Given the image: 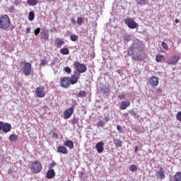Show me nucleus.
Here are the masks:
<instances>
[{
    "instance_id": "nucleus-34",
    "label": "nucleus",
    "mask_w": 181,
    "mask_h": 181,
    "mask_svg": "<svg viewBox=\"0 0 181 181\" xmlns=\"http://www.w3.org/2000/svg\"><path fill=\"white\" fill-rule=\"evenodd\" d=\"M101 90L104 94H108V93H110V89H108V88H107V86H103L101 88Z\"/></svg>"
},
{
    "instance_id": "nucleus-32",
    "label": "nucleus",
    "mask_w": 181,
    "mask_h": 181,
    "mask_svg": "<svg viewBox=\"0 0 181 181\" xmlns=\"http://www.w3.org/2000/svg\"><path fill=\"white\" fill-rule=\"evenodd\" d=\"M147 2L148 0H139V1L137 2V5H140V6H144L146 5Z\"/></svg>"
},
{
    "instance_id": "nucleus-58",
    "label": "nucleus",
    "mask_w": 181,
    "mask_h": 181,
    "mask_svg": "<svg viewBox=\"0 0 181 181\" xmlns=\"http://www.w3.org/2000/svg\"><path fill=\"white\" fill-rule=\"evenodd\" d=\"M124 117H128V113L123 114Z\"/></svg>"
},
{
    "instance_id": "nucleus-56",
    "label": "nucleus",
    "mask_w": 181,
    "mask_h": 181,
    "mask_svg": "<svg viewBox=\"0 0 181 181\" xmlns=\"http://www.w3.org/2000/svg\"><path fill=\"white\" fill-rule=\"evenodd\" d=\"M162 46H168V45L166 44V43H165V42H162Z\"/></svg>"
},
{
    "instance_id": "nucleus-31",
    "label": "nucleus",
    "mask_w": 181,
    "mask_h": 181,
    "mask_svg": "<svg viewBox=\"0 0 181 181\" xmlns=\"http://www.w3.org/2000/svg\"><path fill=\"white\" fill-rule=\"evenodd\" d=\"M163 60H165V57H163V55H158L156 57V61L158 63H160V62H163Z\"/></svg>"
},
{
    "instance_id": "nucleus-10",
    "label": "nucleus",
    "mask_w": 181,
    "mask_h": 181,
    "mask_svg": "<svg viewBox=\"0 0 181 181\" xmlns=\"http://www.w3.org/2000/svg\"><path fill=\"white\" fill-rule=\"evenodd\" d=\"M43 87H38L35 90V94L38 98H43L46 95Z\"/></svg>"
},
{
    "instance_id": "nucleus-27",
    "label": "nucleus",
    "mask_w": 181,
    "mask_h": 181,
    "mask_svg": "<svg viewBox=\"0 0 181 181\" xmlns=\"http://www.w3.org/2000/svg\"><path fill=\"white\" fill-rule=\"evenodd\" d=\"M35 20V12L30 11L28 14V21H30L31 22Z\"/></svg>"
},
{
    "instance_id": "nucleus-30",
    "label": "nucleus",
    "mask_w": 181,
    "mask_h": 181,
    "mask_svg": "<svg viewBox=\"0 0 181 181\" xmlns=\"http://www.w3.org/2000/svg\"><path fill=\"white\" fill-rule=\"evenodd\" d=\"M86 90H81L76 95L77 97H79V98H84V97H86Z\"/></svg>"
},
{
    "instance_id": "nucleus-28",
    "label": "nucleus",
    "mask_w": 181,
    "mask_h": 181,
    "mask_svg": "<svg viewBox=\"0 0 181 181\" xmlns=\"http://www.w3.org/2000/svg\"><path fill=\"white\" fill-rule=\"evenodd\" d=\"M55 43L56 45H57V46H63V45H64V41H63V40H62L61 38H57L55 40Z\"/></svg>"
},
{
    "instance_id": "nucleus-19",
    "label": "nucleus",
    "mask_w": 181,
    "mask_h": 181,
    "mask_svg": "<svg viewBox=\"0 0 181 181\" xmlns=\"http://www.w3.org/2000/svg\"><path fill=\"white\" fill-rule=\"evenodd\" d=\"M131 105V102L129 101H122L119 105L120 110H127L128 107Z\"/></svg>"
},
{
    "instance_id": "nucleus-39",
    "label": "nucleus",
    "mask_w": 181,
    "mask_h": 181,
    "mask_svg": "<svg viewBox=\"0 0 181 181\" xmlns=\"http://www.w3.org/2000/svg\"><path fill=\"white\" fill-rule=\"evenodd\" d=\"M64 70L67 73V74H70V73H71V69L70 67L65 66Z\"/></svg>"
},
{
    "instance_id": "nucleus-43",
    "label": "nucleus",
    "mask_w": 181,
    "mask_h": 181,
    "mask_svg": "<svg viewBox=\"0 0 181 181\" xmlns=\"http://www.w3.org/2000/svg\"><path fill=\"white\" fill-rule=\"evenodd\" d=\"M119 98L120 100H125V93H122L119 95Z\"/></svg>"
},
{
    "instance_id": "nucleus-5",
    "label": "nucleus",
    "mask_w": 181,
    "mask_h": 181,
    "mask_svg": "<svg viewBox=\"0 0 181 181\" xmlns=\"http://www.w3.org/2000/svg\"><path fill=\"white\" fill-rule=\"evenodd\" d=\"M124 23L129 28V29H136V28H138V23L134 21L132 18H126L124 20Z\"/></svg>"
},
{
    "instance_id": "nucleus-3",
    "label": "nucleus",
    "mask_w": 181,
    "mask_h": 181,
    "mask_svg": "<svg viewBox=\"0 0 181 181\" xmlns=\"http://www.w3.org/2000/svg\"><path fill=\"white\" fill-rule=\"evenodd\" d=\"M74 66L76 70L74 71V74H76V76H80L81 73H86V71H87V66H86L84 64L75 62Z\"/></svg>"
},
{
    "instance_id": "nucleus-1",
    "label": "nucleus",
    "mask_w": 181,
    "mask_h": 181,
    "mask_svg": "<svg viewBox=\"0 0 181 181\" xmlns=\"http://www.w3.org/2000/svg\"><path fill=\"white\" fill-rule=\"evenodd\" d=\"M128 54L132 58L134 62H142L144 59H146V54L144 50V47L139 46H132L129 48Z\"/></svg>"
},
{
    "instance_id": "nucleus-35",
    "label": "nucleus",
    "mask_w": 181,
    "mask_h": 181,
    "mask_svg": "<svg viewBox=\"0 0 181 181\" xmlns=\"http://www.w3.org/2000/svg\"><path fill=\"white\" fill-rule=\"evenodd\" d=\"M76 22L79 26H81L83 22H84V18L83 17H78L76 20Z\"/></svg>"
},
{
    "instance_id": "nucleus-37",
    "label": "nucleus",
    "mask_w": 181,
    "mask_h": 181,
    "mask_svg": "<svg viewBox=\"0 0 181 181\" xmlns=\"http://www.w3.org/2000/svg\"><path fill=\"white\" fill-rule=\"evenodd\" d=\"M131 172H135L138 170V168L135 165H132L129 168Z\"/></svg>"
},
{
    "instance_id": "nucleus-6",
    "label": "nucleus",
    "mask_w": 181,
    "mask_h": 181,
    "mask_svg": "<svg viewBox=\"0 0 181 181\" xmlns=\"http://www.w3.org/2000/svg\"><path fill=\"white\" fill-rule=\"evenodd\" d=\"M22 70L24 76H30V73L32 72V64L26 62L23 66Z\"/></svg>"
},
{
    "instance_id": "nucleus-9",
    "label": "nucleus",
    "mask_w": 181,
    "mask_h": 181,
    "mask_svg": "<svg viewBox=\"0 0 181 181\" xmlns=\"http://www.w3.org/2000/svg\"><path fill=\"white\" fill-rule=\"evenodd\" d=\"M70 78L69 77H64L60 81V86L62 88H67L69 86H70Z\"/></svg>"
},
{
    "instance_id": "nucleus-21",
    "label": "nucleus",
    "mask_w": 181,
    "mask_h": 181,
    "mask_svg": "<svg viewBox=\"0 0 181 181\" xmlns=\"http://www.w3.org/2000/svg\"><path fill=\"white\" fill-rule=\"evenodd\" d=\"M113 143L117 148H121V146H122V141L120 139H114Z\"/></svg>"
},
{
    "instance_id": "nucleus-26",
    "label": "nucleus",
    "mask_w": 181,
    "mask_h": 181,
    "mask_svg": "<svg viewBox=\"0 0 181 181\" xmlns=\"http://www.w3.org/2000/svg\"><path fill=\"white\" fill-rule=\"evenodd\" d=\"M60 53H62V54H64V55H67L69 54V53H70V51H69L68 48L64 47L60 49Z\"/></svg>"
},
{
    "instance_id": "nucleus-52",
    "label": "nucleus",
    "mask_w": 181,
    "mask_h": 181,
    "mask_svg": "<svg viewBox=\"0 0 181 181\" xmlns=\"http://www.w3.org/2000/svg\"><path fill=\"white\" fill-rule=\"evenodd\" d=\"M156 91L159 94V93H162V89L160 88H157Z\"/></svg>"
},
{
    "instance_id": "nucleus-53",
    "label": "nucleus",
    "mask_w": 181,
    "mask_h": 181,
    "mask_svg": "<svg viewBox=\"0 0 181 181\" xmlns=\"http://www.w3.org/2000/svg\"><path fill=\"white\" fill-rule=\"evenodd\" d=\"M53 137L54 138H59V134H57V133H54L53 134Z\"/></svg>"
},
{
    "instance_id": "nucleus-51",
    "label": "nucleus",
    "mask_w": 181,
    "mask_h": 181,
    "mask_svg": "<svg viewBox=\"0 0 181 181\" xmlns=\"http://www.w3.org/2000/svg\"><path fill=\"white\" fill-rule=\"evenodd\" d=\"M8 45V42L6 41H3V42L1 43V46H6Z\"/></svg>"
},
{
    "instance_id": "nucleus-18",
    "label": "nucleus",
    "mask_w": 181,
    "mask_h": 181,
    "mask_svg": "<svg viewBox=\"0 0 181 181\" xmlns=\"http://www.w3.org/2000/svg\"><path fill=\"white\" fill-rule=\"evenodd\" d=\"M64 146L69 148V149H74V143L71 140H66L64 142Z\"/></svg>"
},
{
    "instance_id": "nucleus-14",
    "label": "nucleus",
    "mask_w": 181,
    "mask_h": 181,
    "mask_svg": "<svg viewBox=\"0 0 181 181\" xmlns=\"http://www.w3.org/2000/svg\"><path fill=\"white\" fill-rule=\"evenodd\" d=\"M150 84L152 87H156L159 84V79L156 76H151L150 78Z\"/></svg>"
},
{
    "instance_id": "nucleus-29",
    "label": "nucleus",
    "mask_w": 181,
    "mask_h": 181,
    "mask_svg": "<svg viewBox=\"0 0 181 181\" xmlns=\"http://www.w3.org/2000/svg\"><path fill=\"white\" fill-rule=\"evenodd\" d=\"M168 49H169L168 46H163V47H160L158 48L159 52H160V53H166V50H168Z\"/></svg>"
},
{
    "instance_id": "nucleus-41",
    "label": "nucleus",
    "mask_w": 181,
    "mask_h": 181,
    "mask_svg": "<svg viewBox=\"0 0 181 181\" xmlns=\"http://www.w3.org/2000/svg\"><path fill=\"white\" fill-rule=\"evenodd\" d=\"M34 33H35V36H37V35H39V33H40V28H37L35 30Z\"/></svg>"
},
{
    "instance_id": "nucleus-55",
    "label": "nucleus",
    "mask_w": 181,
    "mask_h": 181,
    "mask_svg": "<svg viewBox=\"0 0 181 181\" xmlns=\"http://www.w3.org/2000/svg\"><path fill=\"white\" fill-rule=\"evenodd\" d=\"M134 152H135V153H138V146L135 147Z\"/></svg>"
},
{
    "instance_id": "nucleus-17",
    "label": "nucleus",
    "mask_w": 181,
    "mask_h": 181,
    "mask_svg": "<svg viewBox=\"0 0 181 181\" xmlns=\"http://www.w3.org/2000/svg\"><path fill=\"white\" fill-rule=\"evenodd\" d=\"M11 129H12V125L9 123H4L3 125V132L4 134H8V132H10Z\"/></svg>"
},
{
    "instance_id": "nucleus-13",
    "label": "nucleus",
    "mask_w": 181,
    "mask_h": 181,
    "mask_svg": "<svg viewBox=\"0 0 181 181\" xmlns=\"http://www.w3.org/2000/svg\"><path fill=\"white\" fill-rule=\"evenodd\" d=\"M95 149L97 150L98 153H103V151H104V143L100 141L96 144Z\"/></svg>"
},
{
    "instance_id": "nucleus-2",
    "label": "nucleus",
    "mask_w": 181,
    "mask_h": 181,
    "mask_svg": "<svg viewBox=\"0 0 181 181\" xmlns=\"http://www.w3.org/2000/svg\"><path fill=\"white\" fill-rule=\"evenodd\" d=\"M11 25V18L7 14L0 17V29L6 30Z\"/></svg>"
},
{
    "instance_id": "nucleus-22",
    "label": "nucleus",
    "mask_w": 181,
    "mask_h": 181,
    "mask_svg": "<svg viewBox=\"0 0 181 181\" xmlns=\"http://www.w3.org/2000/svg\"><path fill=\"white\" fill-rule=\"evenodd\" d=\"M97 127L98 128H104L105 127V122L103 119H99L97 122Z\"/></svg>"
},
{
    "instance_id": "nucleus-20",
    "label": "nucleus",
    "mask_w": 181,
    "mask_h": 181,
    "mask_svg": "<svg viewBox=\"0 0 181 181\" xmlns=\"http://www.w3.org/2000/svg\"><path fill=\"white\" fill-rule=\"evenodd\" d=\"M56 176V173L54 169H50L47 172V179H53Z\"/></svg>"
},
{
    "instance_id": "nucleus-59",
    "label": "nucleus",
    "mask_w": 181,
    "mask_h": 181,
    "mask_svg": "<svg viewBox=\"0 0 181 181\" xmlns=\"http://www.w3.org/2000/svg\"><path fill=\"white\" fill-rule=\"evenodd\" d=\"M175 23H177L179 22V20L178 19H175Z\"/></svg>"
},
{
    "instance_id": "nucleus-45",
    "label": "nucleus",
    "mask_w": 181,
    "mask_h": 181,
    "mask_svg": "<svg viewBox=\"0 0 181 181\" xmlns=\"http://www.w3.org/2000/svg\"><path fill=\"white\" fill-rule=\"evenodd\" d=\"M31 29H32V28H31L30 27L27 28L25 29V35H29V33H30Z\"/></svg>"
},
{
    "instance_id": "nucleus-38",
    "label": "nucleus",
    "mask_w": 181,
    "mask_h": 181,
    "mask_svg": "<svg viewBox=\"0 0 181 181\" xmlns=\"http://www.w3.org/2000/svg\"><path fill=\"white\" fill-rule=\"evenodd\" d=\"M70 39L72 42H76L77 40V39H78V37H77V35H71L70 36Z\"/></svg>"
},
{
    "instance_id": "nucleus-50",
    "label": "nucleus",
    "mask_w": 181,
    "mask_h": 181,
    "mask_svg": "<svg viewBox=\"0 0 181 181\" xmlns=\"http://www.w3.org/2000/svg\"><path fill=\"white\" fill-rule=\"evenodd\" d=\"M104 119H105V122L106 123V122H108V121H110V117H108V116H105V118H104Z\"/></svg>"
},
{
    "instance_id": "nucleus-49",
    "label": "nucleus",
    "mask_w": 181,
    "mask_h": 181,
    "mask_svg": "<svg viewBox=\"0 0 181 181\" xmlns=\"http://www.w3.org/2000/svg\"><path fill=\"white\" fill-rule=\"evenodd\" d=\"M4 122L0 121V132L4 129Z\"/></svg>"
},
{
    "instance_id": "nucleus-24",
    "label": "nucleus",
    "mask_w": 181,
    "mask_h": 181,
    "mask_svg": "<svg viewBox=\"0 0 181 181\" xmlns=\"http://www.w3.org/2000/svg\"><path fill=\"white\" fill-rule=\"evenodd\" d=\"M9 141H11V142H16V141H18V135L16 134L10 135Z\"/></svg>"
},
{
    "instance_id": "nucleus-47",
    "label": "nucleus",
    "mask_w": 181,
    "mask_h": 181,
    "mask_svg": "<svg viewBox=\"0 0 181 181\" xmlns=\"http://www.w3.org/2000/svg\"><path fill=\"white\" fill-rule=\"evenodd\" d=\"M177 119H178V121H181V112H179L177 114Z\"/></svg>"
},
{
    "instance_id": "nucleus-36",
    "label": "nucleus",
    "mask_w": 181,
    "mask_h": 181,
    "mask_svg": "<svg viewBox=\"0 0 181 181\" xmlns=\"http://www.w3.org/2000/svg\"><path fill=\"white\" fill-rule=\"evenodd\" d=\"M129 114H130V115L133 117V118H136V112H135L134 109L129 110Z\"/></svg>"
},
{
    "instance_id": "nucleus-8",
    "label": "nucleus",
    "mask_w": 181,
    "mask_h": 181,
    "mask_svg": "<svg viewBox=\"0 0 181 181\" xmlns=\"http://www.w3.org/2000/svg\"><path fill=\"white\" fill-rule=\"evenodd\" d=\"M180 60V57L179 55H173L169 58L168 60V64H171L172 66H175V64H177Z\"/></svg>"
},
{
    "instance_id": "nucleus-12",
    "label": "nucleus",
    "mask_w": 181,
    "mask_h": 181,
    "mask_svg": "<svg viewBox=\"0 0 181 181\" xmlns=\"http://www.w3.org/2000/svg\"><path fill=\"white\" fill-rule=\"evenodd\" d=\"M40 33L42 39L44 40H49V30L42 28Z\"/></svg>"
},
{
    "instance_id": "nucleus-15",
    "label": "nucleus",
    "mask_w": 181,
    "mask_h": 181,
    "mask_svg": "<svg viewBox=\"0 0 181 181\" xmlns=\"http://www.w3.org/2000/svg\"><path fill=\"white\" fill-rule=\"evenodd\" d=\"M57 152L59 153H62L63 155H67L69 153V151H67V148H66L64 146H58Z\"/></svg>"
},
{
    "instance_id": "nucleus-48",
    "label": "nucleus",
    "mask_w": 181,
    "mask_h": 181,
    "mask_svg": "<svg viewBox=\"0 0 181 181\" xmlns=\"http://www.w3.org/2000/svg\"><path fill=\"white\" fill-rule=\"evenodd\" d=\"M78 122V119L76 117H74L73 119H72V124H77Z\"/></svg>"
},
{
    "instance_id": "nucleus-40",
    "label": "nucleus",
    "mask_w": 181,
    "mask_h": 181,
    "mask_svg": "<svg viewBox=\"0 0 181 181\" xmlns=\"http://www.w3.org/2000/svg\"><path fill=\"white\" fill-rule=\"evenodd\" d=\"M8 12H10V13H13V12H15V7L13 6L9 7Z\"/></svg>"
},
{
    "instance_id": "nucleus-44",
    "label": "nucleus",
    "mask_w": 181,
    "mask_h": 181,
    "mask_svg": "<svg viewBox=\"0 0 181 181\" xmlns=\"http://www.w3.org/2000/svg\"><path fill=\"white\" fill-rule=\"evenodd\" d=\"M41 66H46V64H47V61L45 60V59H41Z\"/></svg>"
},
{
    "instance_id": "nucleus-54",
    "label": "nucleus",
    "mask_w": 181,
    "mask_h": 181,
    "mask_svg": "<svg viewBox=\"0 0 181 181\" xmlns=\"http://www.w3.org/2000/svg\"><path fill=\"white\" fill-rule=\"evenodd\" d=\"M71 21L72 25H76V20L71 19Z\"/></svg>"
},
{
    "instance_id": "nucleus-42",
    "label": "nucleus",
    "mask_w": 181,
    "mask_h": 181,
    "mask_svg": "<svg viewBox=\"0 0 181 181\" xmlns=\"http://www.w3.org/2000/svg\"><path fill=\"white\" fill-rule=\"evenodd\" d=\"M117 129L120 134H122V126L118 124L117 126Z\"/></svg>"
},
{
    "instance_id": "nucleus-16",
    "label": "nucleus",
    "mask_w": 181,
    "mask_h": 181,
    "mask_svg": "<svg viewBox=\"0 0 181 181\" xmlns=\"http://www.w3.org/2000/svg\"><path fill=\"white\" fill-rule=\"evenodd\" d=\"M78 76L79 75H77L76 74L72 75L71 78H69L70 84H71L72 86H74V84H76L77 81H78Z\"/></svg>"
},
{
    "instance_id": "nucleus-11",
    "label": "nucleus",
    "mask_w": 181,
    "mask_h": 181,
    "mask_svg": "<svg viewBox=\"0 0 181 181\" xmlns=\"http://www.w3.org/2000/svg\"><path fill=\"white\" fill-rule=\"evenodd\" d=\"M156 176L157 179H159L160 180H163V179L166 177V175H165V170H163V168L160 167L159 168V170L156 173Z\"/></svg>"
},
{
    "instance_id": "nucleus-33",
    "label": "nucleus",
    "mask_w": 181,
    "mask_h": 181,
    "mask_svg": "<svg viewBox=\"0 0 181 181\" xmlns=\"http://www.w3.org/2000/svg\"><path fill=\"white\" fill-rule=\"evenodd\" d=\"M131 40V36L128 35H125L124 36V42L125 43V45H127V43H128V42H130Z\"/></svg>"
},
{
    "instance_id": "nucleus-46",
    "label": "nucleus",
    "mask_w": 181,
    "mask_h": 181,
    "mask_svg": "<svg viewBox=\"0 0 181 181\" xmlns=\"http://www.w3.org/2000/svg\"><path fill=\"white\" fill-rule=\"evenodd\" d=\"M19 4H21V1L19 0H15L13 2V5H15V6H18Z\"/></svg>"
},
{
    "instance_id": "nucleus-25",
    "label": "nucleus",
    "mask_w": 181,
    "mask_h": 181,
    "mask_svg": "<svg viewBox=\"0 0 181 181\" xmlns=\"http://www.w3.org/2000/svg\"><path fill=\"white\" fill-rule=\"evenodd\" d=\"M174 181H181V172H177L174 175Z\"/></svg>"
},
{
    "instance_id": "nucleus-23",
    "label": "nucleus",
    "mask_w": 181,
    "mask_h": 181,
    "mask_svg": "<svg viewBox=\"0 0 181 181\" xmlns=\"http://www.w3.org/2000/svg\"><path fill=\"white\" fill-rule=\"evenodd\" d=\"M27 4L30 6H36L37 5V0H27Z\"/></svg>"
},
{
    "instance_id": "nucleus-4",
    "label": "nucleus",
    "mask_w": 181,
    "mask_h": 181,
    "mask_svg": "<svg viewBox=\"0 0 181 181\" xmlns=\"http://www.w3.org/2000/svg\"><path fill=\"white\" fill-rule=\"evenodd\" d=\"M30 169L33 173H40V172L42 171V163H40V162L37 160L31 162Z\"/></svg>"
},
{
    "instance_id": "nucleus-57",
    "label": "nucleus",
    "mask_w": 181,
    "mask_h": 181,
    "mask_svg": "<svg viewBox=\"0 0 181 181\" xmlns=\"http://www.w3.org/2000/svg\"><path fill=\"white\" fill-rule=\"evenodd\" d=\"M43 110H47V106H46V105L43 106Z\"/></svg>"
},
{
    "instance_id": "nucleus-7",
    "label": "nucleus",
    "mask_w": 181,
    "mask_h": 181,
    "mask_svg": "<svg viewBox=\"0 0 181 181\" xmlns=\"http://www.w3.org/2000/svg\"><path fill=\"white\" fill-rule=\"evenodd\" d=\"M74 108H76V106L74 105L64 112V119H69V118L73 115V112H74Z\"/></svg>"
}]
</instances>
